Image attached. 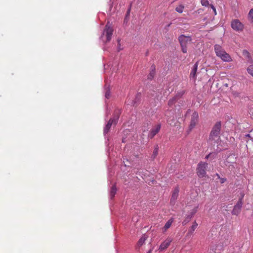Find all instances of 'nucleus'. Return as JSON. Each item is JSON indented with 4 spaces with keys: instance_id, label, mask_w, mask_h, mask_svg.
I'll use <instances>...</instances> for the list:
<instances>
[{
    "instance_id": "1",
    "label": "nucleus",
    "mask_w": 253,
    "mask_h": 253,
    "mask_svg": "<svg viewBox=\"0 0 253 253\" xmlns=\"http://www.w3.org/2000/svg\"><path fill=\"white\" fill-rule=\"evenodd\" d=\"M214 51L216 56L219 57L223 61L226 62L232 61V59L230 55L220 45L215 44L214 45Z\"/></svg>"
},
{
    "instance_id": "2",
    "label": "nucleus",
    "mask_w": 253,
    "mask_h": 253,
    "mask_svg": "<svg viewBox=\"0 0 253 253\" xmlns=\"http://www.w3.org/2000/svg\"><path fill=\"white\" fill-rule=\"evenodd\" d=\"M178 41L180 43L181 50L183 53H187V45L192 42L191 36L181 35L178 37Z\"/></svg>"
},
{
    "instance_id": "3",
    "label": "nucleus",
    "mask_w": 253,
    "mask_h": 253,
    "mask_svg": "<svg viewBox=\"0 0 253 253\" xmlns=\"http://www.w3.org/2000/svg\"><path fill=\"white\" fill-rule=\"evenodd\" d=\"M208 166V164L206 162H201L198 164L196 171L197 174L199 178H203L206 176V169Z\"/></svg>"
},
{
    "instance_id": "4",
    "label": "nucleus",
    "mask_w": 253,
    "mask_h": 253,
    "mask_svg": "<svg viewBox=\"0 0 253 253\" xmlns=\"http://www.w3.org/2000/svg\"><path fill=\"white\" fill-rule=\"evenodd\" d=\"M221 127V124L220 122H218L214 125L210 133L209 137L210 140H214L215 138L219 137Z\"/></svg>"
},
{
    "instance_id": "5",
    "label": "nucleus",
    "mask_w": 253,
    "mask_h": 253,
    "mask_svg": "<svg viewBox=\"0 0 253 253\" xmlns=\"http://www.w3.org/2000/svg\"><path fill=\"white\" fill-rule=\"evenodd\" d=\"M231 27L235 31L241 32L244 30V25L239 19H233L231 22Z\"/></svg>"
},
{
    "instance_id": "6",
    "label": "nucleus",
    "mask_w": 253,
    "mask_h": 253,
    "mask_svg": "<svg viewBox=\"0 0 253 253\" xmlns=\"http://www.w3.org/2000/svg\"><path fill=\"white\" fill-rule=\"evenodd\" d=\"M113 29L111 27V24L108 22L105 26V29L103 32V35L105 34L106 36V42H109L113 34Z\"/></svg>"
},
{
    "instance_id": "7",
    "label": "nucleus",
    "mask_w": 253,
    "mask_h": 253,
    "mask_svg": "<svg viewBox=\"0 0 253 253\" xmlns=\"http://www.w3.org/2000/svg\"><path fill=\"white\" fill-rule=\"evenodd\" d=\"M199 121V115L198 113L195 111L193 113L191 120L190 125L189 126V131H191L193 128L195 127L196 124Z\"/></svg>"
},
{
    "instance_id": "8",
    "label": "nucleus",
    "mask_w": 253,
    "mask_h": 253,
    "mask_svg": "<svg viewBox=\"0 0 253 253\" xmlns=\"http://www.w3.org/2000/svg\"><path fill=\"white\" fill-rule=\"evenodd\" d=\"M244 195H243L242 197L239 199L237 203L234 206V208L232 211V214L233 215H238L240 213L241 208L243 206L242 199Z\"/></svg>"
},
{
    "instance_id": "9",
    "label": "nucleus",
    "mask_w": 253,
    "mask_h": 253,
    "mask_svg": "<svg viewBox=\"0 0 253 253\" xmlns=\"http://www.w3.org/2000/svg\"><path fill=\"white\" fill-rule=\"evenodd\" d=\"M179 193V189L178 187H175L172 193V195L170 200V204L171 206H174L176 203Z\"/></svg>"
},
{
    "instance_id": "10",
    "label": "nucleus",
    "mask_w": 253,
    "mask_h": 253,
    "mask_svg": "<svg viewBox=\"0 0 253 253\" xmlns=\"http://www.w3.org/2000/svg\"><path fill=\"white\" fill-rule=\"evenodd\" d=\"M172 242V239L170 238H167L164 242H163L159 247V250L160 251H163L166 250L170 245V243Z\"/></svg>"
},
{
    "instance_id": "11",
    "label": "nucleus",
    "mask_w": 253,
    "mask_h": 253,
    "mask_svg": "<svg viewBox=\"0 0 253 253\" xmlns=\"http://www.w3.org/2000/svg\"><path fill=\"white\" fill-rule=\"evenodd\" d=\"M161 126L160 124L157 125L155 128H153L150 131L148 134V137L150 138H153L156 135V134H157L159 132L161 129Z\"/></svg>"
},
{
    "instance_id": "12",
    "label": "nucleus",
    "mask_w": 253,
    "mask_h": 253,
    "mask_svg": "<svg viewBox=\"0 0 253 253\" xmlns=\"http://www.w3.org/2000/svg\"><path fill=\"white\" fill-rule=\"evenodd\" d=\"M112 125H114V121L113 120V119L111 118L104 128V134H106L109 132L110 128Z\"/></svg>"
},
{
    "instance_id": "13",
    "label": "nucleus",
    "mask_w": 253,
    "mask_h": 253,
    "mask_svg": "<svg viewBox=\"0 0 253 253\" xmlns=\"http://www.w3.org/2000/svg\"><path fill=\"white\" fill-rule=\"evenodd\" d=\"M121 114V110L117 109L115 110L114 117L112 118L114 121V125H116L118 122L120 115Z\"/></svg>"
},
{
    "instance_id": "14",
    "label": "nucleus",
    "mask_w": 253,
    "mask_h": 253,
    "mask_svg": "<svg viewBox=\"0 0 253 253\" xmlns=\"http://www.w3.org/2000/svg\"><path fill=\"white\" fill-rule=\"evenodd\" d=\"M198 63L196 62L193 66V69L190 73V77L195 79L196 76V72L198 69Z\"/></svg>"
},
{
    "instance_id": "15",
    "label": "nucleus",
    "mask_w": 253,
    "mask_h": 253,
    "mask_svg": "<svg viewBox=\"0 0 253 253\" xmlns=\"http://www.w3.org/2000/svg\"><path fill=\"white\" fill-rule=\"evenodd\" d=\"M243 54L247 59L248 63H253V60L248 51L247 50H244L243 51Z\"/></svg>"
},
{
    "instance_id": "16",
    "label": "nucleus",
    "mask_w": 253,
    "mask_h": 253,
    "mask_svg": "<svg viewBox=\"0 0 253 253\" xmlns=\"http://www.w3.org/2000/svg\"><path fill=\"white\" fill-rule=\"evenodd\" d=\"M197 226H198V224L196 222V221H195L194 222H193V225L190 227V228L187 232V236H190V235H192L193 234V233L194 232V231H195V230L197 227Z\"/></svg>"
},
{
    "instance_id": "17",
    "label": "nucleus",
    "mask_w": 253,
    "mask_h": 253,
    "mask_svg": "<svg viewBox=\"0 0 253 253\" xmlns=\"http://www.w3.org/2000/svg\"><path fill=\"white\" fill-rule=\"evenodd\" d=\"M173 221V219L172 218H170L165 224V226L163 227L164 232L167 231L170 226L171 225L172 222Z\"/></svg>"
},
{
    "instance_id": "18",
    "label": "nucleus",
    "mask_w": 253,
    "mask_h": 253,
    "mask_svg": "<svg viewBox=\"0 0 253 253\" xmlns=\"http://www.w3.org/2000/svg\"><path fill=\"white\" fill-rule=\"evenodd\" d=\"M151 71L150 72V73L149 74L148 76V79L150 80H152L154 76H155V66H152L151 67Z\"/></svg>"
},
{
    "instance_id": "19",
    "label": "nucleus",
    "mask_w": 253,
    "mask_h": 253,
    "mask_svg": "<svg viewBox=\"0 0 253 253\" xmlns=\"http://www.w3.org/2000/svg\"><path fill=\"white\" fill-rule=\"evenodd\" d=\"M104 89L105 90V96L106 98H109L110 96V91L109 85L106 84L104 85Z\"/></svg>"
},
{
    "instance_id": "20",
    "label": "nucleus",
    "mask_w": 253,
    "mask_h": 253,
    "mask_svg": "<svg viewBox=\"0 0 253 253\" xmlns=\"http://www.w3.org/2000/svg\"><path fill=\"white\" fill-rule=\"evenodd\" d=\"M117 191V188L116 185H114L112 186L110 191V196L111 199H113L115 196Z\"/></svg>"
},
{
    "instance_id": "21",
    "label": "nucleus",
    "mask_w": 253,
    "mask_h": 253,
    "mask_svg": "<svg viewBox=\"0 0 253 253\" xmlns=\"http://www.w3.org/2000/svg\"><path fill=\"white\" fill-rule=\"evenodd\" d=\"M199 208V206L197 205V206L195 207L193 209H192L188 213L191 216L193 217L195 214L197 212L198 209Z\"/></svg>"
},
{
    "instance_id": "22",
    "label": "nucleus",
    "mask_w": 253,
    "mask_h": 253,
    "mask_svg": "<svg viewBox=\"0 0 253 253\" xmlns=\"http://www.w3.org/2000/svg\"><path fill=\"white\" fill-rule=\"evenodd\" d=\"M159 147L158 145L155 146L154 150L153 151V154L152 155V158L154 159L156 158L158 154Z\"/></svg>"
},
{
    "instance_id": "23",
    "label": "nucleus",
    "mask_w": 253,
    "mask_h": 253,
    "mask_svg": "<svg viewBox=\"0 0 253 253\" xmlns=\"http://www.w3.org/2000/svg\"><path fill=\"white\" fill-rule=\"evenodd\" d=\"M192 216H191L189 214H187L184 219V220L182 221V224L183 225H186L187 223H188L192 218Z\"/></svg>"
},
{
    "instance_id": "24",
    "label": "nucleus",
    "mask_w": 253,
    "mask_h": 253,
    "mask_svg": "<svg viewBox=\"0 0 253 253\" xmlns=\"http://www.w3.org/2000/svg\"><path fill=\"white\" fill-rule=\"evenodd\" d=\"M251 65L247 68L248 73L253 77V63H250Z\"/></svg>"
},
{
    "instance_id": "25",
    "label": "nucleus",
    "mask_w": 253,
    "mask_h": 253,
    "mask_svg": "<svg viewBox=\"0 0 253 253\" xmlns=\"http://www.w3.org/2000/svg\"><path fill=\"white\" fill-rule=\"evenodd\" d=\"M184 6L182 4H180L175 8V10L179 13H182L183 11Z\"/></svg>"
},
{
    "instance_id": "26",
    "label": "nucleus",
    "mask_w": 253,
    "mask_h": 253,
    "mask_svg": "<svg viewBox=\"0 0 253 253\" xmlns=\"http://www.w3.org/2000/svg\"><path fill=\"white\" fill-rule=\"evenodd\" d=\"M248 18L252 23H253V8H252L250 10L248 14Z\"/></svg>"
},
{
    "instance_id": "27",
    "label": "nucleus",
    "mask_w": 253,
    "mask_h": 253,
    "mask_svg": "<svg viewBox=\"0 0 253 253\" xmlns=\"http://www.w3.org/2000/svg\"><path fill=\"white\" fill-rule=\"evenodd\" d=\"M176 100V96L173 97L171 99H170L168 102V105L169 106H171L173 104H174Z\"/></svg>"
},
{
    "instance_id": "28",
    "label": "nucleus",
    "mask_w": 253,
    "mask_h": 253,
    "mask_svg": "<svg viewBox=\"0 0 253 253\" xmlns=\"http://www.w3.org/2000/svg\"><path fill=\"white\" fill-rule=\"evenodd\" d=\"M201 2L203 6H208L209 5V2L208 0H201Z\"/></svg>"
},
{
    "instance_id": "29",
    "label": "nucleus",
    "mask_w": 253,
    "mask_h": 253,
    "mask_svg": "<svg viewBox=\"0 0 253 253\" xmlns=\"http://www.w3.org/2000/svg\"><path fill=\"white\" fill-rule=\"evenodd\" d=\"M146 240V238L144 237H141L139 241H138V244L139 246H142L145 242Z\"/></svg>"
},
{
    "instance_id": "30",
    "label": "nucleus",
    "mask_w": 253,
    "mask_h": 253,
    "mask_svg": "<svg viewBox=\"0 0 253 253\" xmlns=\"http://www.w3.org/2000/svg\"><path fill=\"white\" fill-rule=\"evenodd\" d=\"M210 157H211L213 159L216 157V154H212L210 153L205 157L206 159H208Z\"/></svg>"
},
{
    "instance_id": "31",
    "label": "nucleus",
    "mask_w": 253,
    "mask_h": 253,
    "mask_svg": "<svg viewBox=\"0 0 253 253\" xmlns=\"http://www.w3.org/2000/svg\"><path fill=\"white\" fill-rule=\"evenodd\" d=\"M211 9H212L213 12V13H214V14L215 15H216L217 13H216V9H215V7H214L212 4H211Z\"/></svg>"
},
{
    "instance_id": "32",
    "label": "nucleus",
    "mask_w": 253,
    "mask_h": 253,
    "mask_svg": "<svg viewBox=\"0 0 253 253\" xmlns=\"http://www.w3.org/2000/svg\"><path fill=\"white\" fill-rule=\"evenodd\" d=\"M118 51H120L122 49V48H121L120 47V42H121V40L120 39H118Z\"/></svg>"
},
{
    "instance_id": "33",
    "label": "nucleus",
    "mask_w": 253,
    "mask_h": 253,
    "mask_svg": "<svg viewBox=\"0 0 253 253\" xmlns=\"http://www.w3.org/2000/svg\"><path fill=\"white\" fill-rule=\"evenodd\" d=\"M219 179H220L221 183H224L226 181V178H225L220 177Z\"/></svg>"
},
{
    "instance_id": "34",
    "label": "nucleus",
    "mask_w": 253,
    "mask_h": 253,
    "mask_svg": "<svg viewBox=\"0 0 253 253\" xmlns=\"http://www.w3.org/2000/svg\"><path fill=\"white\" fill-rule=\"evenodd\" d=\"M130 12V7L127 9V11L126 13V17L129 16Z\"/></svg>"
},
{
    "instance_id": "35",
    "label": "nucleus",
    "mask_w": 253,
    "mask_h": 253,
    "mask_svg": "<svg viewBox=\"0 0 253 253\" xmlns=\"http://www.w3.org/2000/svg\"><path fill=\"white\" fill-rule=\"evenodd\" d=\"M245 136L247 137H249L251 138V139L253 141V138L251 136L250 134H247L245 135Z\"/></svg>"
},
{
    "instance_id": "36",
    "label": "nucleus",
    "mask_w": 253,
    "mask_h": 253,
    "mask_svg": "<svg viewBox=\"0 0 253 253\" xmlns=\"http://www.w3.org/2000/svg\"><path fill=\"white\" fill-rule=\"evenodd\" d=\"M215 175L217 177V178H218V179L220 178V175H219V174L218 173H216L215 174Z\"/></svg>"
},
{
    "instance_id": "37",
    "label": "nucleus",
    "mask_w": 253,
    "mask_h": 253,
    "mask_svg": "<svg viewBox=\"0 0 253 253\" xmlns=\"http://www.w3.org/2000/svg\"><path fill=\"white\" fill-rule=\"evenodd\" d=\"M147 253H151V251H149Z\"/></svg>"
},
{
    "instance_id": "38",
    "label": "nucleus",
    "mask_w": 253,
    "mask_h": 253,
    "mask_svg": "<svg viewBox=\"0 0 253 253\" xmlns=\"http://www.w3.org/2000/svg\"><path fill=\"white\" fill-rule=\"evenodd\" d=\"M189 112V110H187V113H188Z\"/></svg>"
}]
</instances>
